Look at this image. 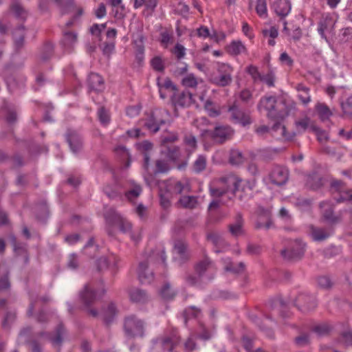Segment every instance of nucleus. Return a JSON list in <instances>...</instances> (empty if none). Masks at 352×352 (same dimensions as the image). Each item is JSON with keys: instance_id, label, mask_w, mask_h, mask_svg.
I'll use <instances>...</instances> for the list:
<instances>
[{"instance_id": "nucleus-29", "label": "nucleus", "mask_w": 352, "mask_h": 352, "mask_svg": "<svg viewBox=\"0 0 352 352\" xmlns=\"http://www.w3.org/2000/svg\"><path fill=\"white\" fill-rule=\"evenodd\" d=\"M180 338L176 331H174L171 336L166 337L160 341V344L164 350L172 351L173 348L179 342Z\"/></svg>"}, {"instance_id": "nucleus-7", "label": "nucleus", "mask_w": 352, "mask_h": 352, "mask_svg": "<svg viewBox=\"0 0 352 352\" xmlns=\"http://www.w3.org/2000/svg\"><path fill=\"white\" fill-rule=\"evenodd\" d=\"M306 250V244L300 239H296L292 242L287 249L281 251V255L283 258L290 261L299 259L302 258Z\"/></svg>"}, {"instance_id": "nucleus-60", "label": "nucleus", "mask_w": 352, "mask_h": 352, "mask_svg": "<svg viewBox=\"0 0 352 352\" xmlns=\"http://www.w3.org/2000/svg\"><path fill=\"white\" fill-rule=\"evenodd\" d=\"M340 37L342 41L346 42L352 39V28H342L340 32Z\"/></svg>"}, {"instance_id": "nucleus-48", "label": "nucleus", "mask_w": 352, "mask_h": 352, "mask_svg": "<svg viewBox=\"0 0 352 352\" xmlns=\"http://www.w3.org/2000/svg\"><path fill=\"white\" fill-rule=\"evenodd\" d=\"M198 84L197 78L192 74H188L182 79V85L187 87L194 88Z\"/></svg>"}, {"instance_id": "nucleus-13", "label": "nucleus", "mask_w": 352, "mask_h": 352, "mask_svg": "<svg viewBox=\"0 0 352 352\" xmlns=\"http://www.w3.org/2000/svg\"><path fill=\"white\" fill-rule=\"evenodd\" d=\"M171 101L175 107H188L194 101L192 94L188 91H176L171 96Z\"/></svg>"}, {"instance_id": "nucleus-30", "label": "nucleus", "mask_w": 352, "mask_h": 352, "mask_svg": "<svg viewBox=\"0 0 352 352\" xmlns=\"http://www.w3.org/2000/svg\"><path fill=\"white\" fill-rule=\"evenodd\" d=\"M137 148L144 153V168L148 169L150 157L148 152L152 150L153 144L148 141H143L136 144Z\"/></svg>"}, {"instance_id": "nucleus-45", "label": "nucleus", "mask_w": 352, "mask_h": 352, "mask_svg": "<svg viewBox=\"0 0 352 352\" xmlns=\"http://www.w3.org/2000/svg\"><path fill=\"white\" fill-rule=\"evenodd\" d=\"M256 11L258 15L263 19L267 17V8L266 0H257L256 5Z\"/></svg>"}, {"instance_id": "nucleus-27", "label": "nucleus", "mask_w": 352, "mask_h": 352, "mask_svg": "<svg viewBox=\"0 0 352 352\" xmlns=\"http://www.w3.org/2000/svg\"><path fill=\"white\" fill-rule=\"evenodd\" d=\"M0 272L3 274V277L0 278V292L9 289L10 282L8 278V269L4 265L0 266ZM6 301L4 299H0V309L6 306Z\"/></svg>"}, {"instance_id": "nucleus-28", "label": "nucleus", "mask_w": 352, "mask_h": 352, "mask_svg": "<svg viewBox=\"0 0 352 352\" xmlns=\"http://www.w3.org/2000/svg\"><path fill=\"white\" fill-rule=\"evenodd\" d=\"M207 239L214 245V251L216 253L221 252L223 251L222 248L228 246L223 239L217 233L211 232L208 234Z\"/></svg>"}, {"instance_id": "nucleus-32", "label": "nucleus", "mask_w": 352, "mask_h": 352, "mask_svg": "<svg viewBox=\"0 0 352 352\" xmlns=\"http://www.w3.org/2000/svg\"><path fill=\"white\" fill-rule=\"evenodd\" d=\"M222 261L224 265V270L227 272L238 274L243 272L245 269V265L242 262L234 265L228 257L223 258Z\"/></svg>"}, {"instance_id": "nucleus-6", "label": "nucleus", "mask_w": 352, "mask_h": 352, "mask_svg": "<svg viewBox=\"0 0 352 352\" xmlns=\"http://www.w3.org/2000/svg\"><path fill=\"white\" fill-rule=\"evenodd\" d=\"M168 112L165 109H156L145 120L144 125L152 133H156L160 130V126L164 124L168 117Z\"/></svg>"}, {"instance_id": "nucleus-61", "label": "nucleus", "mask_w": 352, "mask_h": 352, "mask_svg": "<svg viewBox=\"0 0 352 352\" xmlns=\"http://www.w3.org/2000/svg\"><path fill=\"white\" fill-rule=\"evenodd\" d=\"M98 116L100 122L102 124L106 125L109 122V115L103 107H101L98 109Z\"/></svg>"}, {"instance_id": "nucleus-9", "label": "nucleus", "mask_w": 352, "mask_h": 352, "mask_svg": "<svg viewBox=\"0 0 352 352\" xmlns=\"http://www.w3.org/2000/svg\"><path fill=\"white\" fill-rule=\"evenodd\" d=\"M233 130L229 126H217L213 131L201 130L202 135L209 133L212 139L217 143H223L231 138L233 135Z\"/></svg>"}, {"instance_id": "nucleus-53", "label": "nucleus", "mask_w": 352, "mask_h": 352, "mask_svg": "<svg viewBox=\"0 0 352 352\" xmlns=\"http://www.w3.org/2000/svg\"><path fill=\"white\" fill-rule=\"evenodd\" d=\"M12 10L15 16L21 19H24L27 16L26 11L21 7L19 3H14L12 5Z\"/></svg>"}, {"instance_id": "nucleus-15", "label": "nucleus", "mask_w": 352, "mask_h": 352, "mask_svg": "<svg viewBox=\"0 0 352 352\" xmlns=\"http://www.w3.org/2000/svg\"><path fill=\"white\" fill-rule=\"evenodd\" d=\"M295 305L302 311H309L313 310L317 303L314 296L300 294L296 298Z\"/></svg>"}, {"instance_id": "nucleus-46", "label": "nucleus", "mask_w": 352, "mask_h": 352, "mask_svg": "<svg viewBox=\"0 0 352 352\" xmlns=\"http://www.w3.org/2000/svg\"><path fill=\"white\" fill-rule=\"evenodd\" d=\"M341 107L345 115L352 118V95L342 101Z\"/></svg>"}, {"instance_id": "nucleus-16", "label": "nucleus", "mask_w": 352, "mask_h": 352, "mask_svg": "<svg viewBox=\"0 0 352 352\" xmlns=\"http://www.w3.org/2000/svg\"><path fill=\"white\" fill-rule=\"evenodd\" d=\"M288 170L284 167L276 166L270 175V179L272 184L278 186L285 184L288 179Z\"/></svg>"}, {"instance_id": "nucleus-35", "label": "nucleus", "mask_w": 352, "mask_h": 352, "mask_svg": "<svg viewBox=\"0 0 352 352\" xmlns=\"http://www.w3.org/2000/svg\"><path fill=\"white\" fill-rule=\"evenodd\" d=\"M89 83L91 89L101 91L103 89V79L101 76L96 73H91L89 76Z\"/></svg>"}, {"instance_id": "nucleus-64", "label": "nucleus", "mask_w": 352, "mask_h": 352, "mask_svg": "<svg viewBox=\"0 0 352 352\" xmlns=\"http://www.w3.org/2000/svg\"><path fill=\"white\" fill-rule=\"evenodd\" d=\"M247 72L252 76L254 81L259 80L261 75L258 68L254 65H250L247 67Z\"/></svg>"}, {"instance_id": "nucleus-20", "label": "nucleus", "mask_w": 352, "mask_h": 352, "mask_svg": "<svg viewBox=\"0 0 352 352\" xmlns=\"http://www.w3.org/2000/svg\"><path fill=\"white\" fill-rule=\"evenodd\" d=\"M138 276L142 283H150L153 279V273L148 268V261L141 262L138 268Z\"/></svg>"}, {"instance_id": "nucleus-25", "label": "nucleus", "mask_w": 352, "mask_h": 352, "mask_svg": "<svg viewBox=\"0 0 352 352\" xmlns=\"http://www.w3.org/2000/svg\"><path fill=\"white\" fill-rule=\"evenodd\" d=\"M295 89L298 92V98L304 105H307L311 101L309 87L299 83L296 85Z\"/></svg>"}, {"instance_id": "nucleus-14", "label": "nucleus", "mask_w": 352, "mask_h": 352, "mask_svg": "<svg viewBox=\"0 0 352 352\" xmlns=\"http://www.w3.org/2000/svg\"><path fill=\"white\" fill-rule=\"evenodd\" d=\"M343 184L340 180H333L331 183V188L340 193L338 197H334L333 198L337 204L345 201L352 202V190H344Z\"/></svg>"}, {"instance_id": "nucleus-31", "label": "nucleus", "mask_w": 352, "mask_h": 352, "mask_svg": "<svg viewBox=\"0 0 352 352\" xmlns=\"http://www.w3.org/2000/svg\"><path fill=\"white\" fill-rule=\"evenodd\" d=\"M295 126L297 132L300 133L307 129L313 131V127H315V125L313 124L311 120L306 116L296 120Z\"/></svg>"}, {"instance_id": "nucleus-41", "label": "nucleus", "mask_w": 352, "mask_h": 352, "mask_svg": "<svg viewBox=\"0 0 352 352\" xmlns=\"http://www.w3.org/2000/svg\"><path fill=\"white\" fill-rule=\"evenodd\" d=\"M245 157L240 151L232 149L230 151L229 161L232 165H240L243 163Z\"/></svg>"}, {"instance_id": "nucleus-4", "label": "nucleus", "mask_w": 352, "mask_h": 352, "mask_svg": "<svg viewBox=\"0 0 352 352\" xmlns=\"http://www.w3.org/2000/svg\"><path fill=\"white\" fill-rule=\"evenodd\" d=\"M233 67L224 63L218 62L216 65V70L210 77V82L219 87H226L232 81Z\"/></svg>"}, {"instance_id": "nucleus-18", "label": "nucleus", "mask_w": 352, "mask_h": 352, "mask_svg": "<svg viewBox=\"0 0 352 352\" xmlns=\"http://www.w3.org/2000/svg\"><path fill=\"white\" fill-rule=\"evenodd\" d=\"M272 8L278 16L285 18L290 13L292 4L289 0H274Z\"/></svg>"}, {"instance_id": "nucleus-23", "label": "nucleus", "mask_w": 352, "mask_h": 352, "mask_svg": "<svg viewBox=\"0 0 352 352\" xmlns=\"http://www.w3.org/2000/svg\"><path fill=\"white\" fill-rule=\"evenodd\" d=\"M188 258V253L186 244L182 241L175 243L173 248V259L179 263H183Z\"/></svg>"}, {"instance_id": "nucleus-5", "label": "nucleus", "mask_w": 352, "mask_h": 352, "mask_svg": "<svg viewBox=\"0 0 352 352\" xmlns=\"http://www.w3.org/2000/svg\"><path fill=\"white\" fill-rule=\"evenodd\" d=\"M124 330L128 338H142L145 333V322L135 315L125 318Z\"/></svg>"}, {"instance_id": "nucleus-59", "label": "nucleus", "mask_w": 352, "mask_h": 352, "mask_svg": "<svg viewBox=\"0 0 352 352\" xmlns=\"http://www.w3.org/2000/svg\"><path fill=\"white\" fill-rule=\"evenodd\" d=\"M161 296L165 299H171L175 296V292L170 288L169 284H165L160 290Z\"/></svg>"}, {"instance_id": "nucleus-17", "label": "nucleus", "mask_w": 352, "mask_h": 352, "mask_svg": "<svg viewBox=\"0 0 352 352\" xmlns=\"http://www.w3.org/2000/svg\"><path fill=\"white\" fill-rule=\"evenodd\" d=\"M118 258L113 254L101 256L97 260L96 265L99 271L111 269L115 270L117 268Z\"/></svg>"}, {"instance_id": "nucleus-54", "label": "nucleus", "mask_w": 352, "mask_h": 352, "mask_svg": "<svg viewBox=\"0 0 352 352\" xmlns=\"http://www.w3.org/2000/svg\"><path fill=\"white\" fill-rule=\"evenodd\" d=\"M160 42L165 48L168 47V46L173 42V36L172 34H170L167 31L162 32L160 34Z\"/></svg>"}, {"instance_id": "nucleus-55", "label": "nucleus", "mask_w": 352, "mask_h": 352, "mask_svg": "<svg viewBox=\"0 0 352 352\" xmlns=\"http://www.w3.org/2000/svg\"><path fill=\"white\" fill-rule=\"evenodd\" d=\"M166 155L170 160H177L180 156L179 149L177 146L167 147Z\"/></svg>"}, {"instance_id": "nucleus-39", "label": "nucleus", "mask_w": 352, "mask_h": 352, "mask_svg": "<svg viewBox=\"0 0 352 352\" xmlns=\"http://www.w3.org/2000/svg\"><path fill=\"white\" fill-rule=\"evenodd\" d=\"M315 108L319 116V118L322 120H328L332 114L329 108L324 103L318 102L316 104Z\"/></svg>"}, {"instance_id": "nucleus-56", "label": "nucleus", "mask_w": 352, "mask_h": 352, "mask_svg": "<svg viewBox=\"0 0 352 352\" xmlns=\"http://www.w3.org/2000/svg\"><path fill=\"white\" fill-rule=\"evenodd\" d=\"M262 34L265 38H276L278 35V30L275 26H271L268 29H263Z\"/></svg>"}, {"instance_id": "nucleus-1", "label": "nucleus", "mask_w": 352, "mask_h": 352, "mask_svg": "<svg viewBox=\"0 0 352 352\" xmlns=\"http://www.w3.org/2000/svg\"><path fill=\"white\" fill-rule=\"evenodd\" d=\"M255 185L254 179L243 181L233 174L214 180L210 186V194L213 197L219 198V199L213 200L209 205V210L217 208L220 204H226L227 201L225 200V197L232 199L241 186L244 190L246 188L252 190Z\"/></svg>"}, {"instance_id": "nucleus-58", "label": "nucleus", "mask_w": 352, "mask_h": 352, "mask_svg": "<svg viewBox=\"0 0 352 352\" xmlns=\"http://www.w3.org/2000/svg\"><path fill=\"white\" fill-rule=\"evenodd\" d=\"M53 50H54V46L52 43H46L43 47V53L41 56V58L43 61L48 60L52 54Z\"/></svg>"}, {"instance_id": "nucleus-3", "label": "nucleus", "mask_w": 352, "mask_h": 352, "mask_svg": "<svg viewBox=\"0 0 352 352\" xmlns=\"http://www.w3.org/2000/svg\"><path fill=\"white\" fill-rule=\"evenodd\" d=\"M104 217L109 223L118 226L120 231L123 233L129 232L131 239L135 243H138L141 240L142 230H138L131 231V223L123 218L114 209L110 208L104 214Z\"/></svg>"}, {"instance_id": "nucleus-34", "label": "nucleus", "mask_w": 352, "mask_h": 352, "mask_svg": "<svg viewBox=\"0 0 352 352\" xmlns=\"http://www.w3.org/2000/svg\"><path fill=\"white\" fill-rule=\"evenodd\" d=\"M64 334V329L62 324H60L58 326L56 334L54 336L51 337L50 334L47 333H41V336H45L52 343L53 346L55 347H60L62 340H63V336Z\"/></svg>"}, {"instance_id": "nucleus-11", "label": "nucleus", "mask_w": 352, "mask_h": 352, "mask_svg": "<svg viewBox=\"0 0 352 352\" xmlns=\"http://www.w3.org/2000/svg\"><path fill=\"white\" fill-rule=\"evenodd\" d=\"M161 186L168 191L172 195L188 192L190 190L189 182L186 179L181 181L170 179L162 184Z\"/></svg>"}, {"instance_id": "nucleus-47", "label": "nucleus", "mask_w": 352, "mask_h": 352, "mask_svg": "<svg viewBox=\"0 0 352 352\" xmlns=\"http://www.w3.org/2000/svg\"><path fill=\"white\" fill-rule=\"evenodd\" d=\"M200 314V309L196 307L192 306L186 308L184 311L185 322L190 318H198Z\"/></svg>"}, {"instance_id": "nucleus-38", "label": "nucleus", "mask_w": 352, "mask_h": 352, "mask_svg": "<svg viewBox=\"0 0 352 352\" xmlns=\"http://www.w3.org/2000/svg\"><path fill=\"white\" fill-rule=\"evenodd\" d=\"M76 34L70 32L64 33L62 43L65 49L70 50L76 43Z\"/></svg>"}, {"instance_id": "nucleus-42", "label": "nucleus", "mask_w": 352, "mask_h": 352, "mask_svg": "<svg viewBox=\"0 0 352 352\" xmlns=\"http://www.w3.org/2000/svg\"><path fill=\"white\" fill-rule=\"evenodd\" d=\"M14 45L16 48H20L23 45L24 38V28L23 26H20L19 28L14 30L13 32Z\"/></svg>"}, {"instance_id": "nucleus-21", "label": "nucleus", "mask_w": 352, "mask_h": 352, "mask_svg": "<svg viewBox=\"0 0 352 352\" xmlns=\"http://www.w3.org/2000/svg\"><path fill=\"white\" fill-rule=\"evenodd\" d=\"M271 134L277 138H283L286 140H292L296 136V133H287L285 126L280 122L275 123L271 127Z\"/></svg>"}, {"instance_id": "nucleus-44", "label": "nucleus", "mask_w": 352, "mask_h": 352, "mask_svg": "<svg viewBox=\"0 0 352 352\" xmlns=\"http://www.w3.org/2000/svg\"><path fill=\"white\" fill-rule=\"evenodd\" d=\"M206 167V157L204 155H199L193 164V170L199 173L205 170Z\"/></svg>"}, {"instance_id": "nucleus-57", "label": "nucleus", "mask_w": 352, "mask_h": 352, "mask_svg": "<svg viewBox=\"0 0 352 352\" xmlns=\"http://www.w3.org/2000/svg\"><path fill=\"white\" fill-rule=\"evenodd\" d=\"M153 69L157 72H162L164 69V65L162 58L155 56L151 61Z\"/></svg>"}, {"instance_id": "nucleus-63", "label": "nucleus", "mask_w": 352, "mask_h": 352, "mask_svg": "<svg viewBox=\"0 0 352 352\" xmlns=\"http://www.w3.org/2000/svg\"><path fill=\"white\" fill-rule=\"evenodd\" d=\"M172 52L178 59H181L186 55V48L182 45L177 43L173 49Z\"/></svg>"}, {"instance_id": "nucleus-26", "label": "nucleus", "mask_w": 352, "mask_h": 352, "mask_svg": "<svg viewBox=\"0 0 352 352\" xmlns=\"http://www.w3.org/2000/svg\"><path fill=\"white\" fill-rule=\"evenodd\" d=\"M129 298L131 302L135 303H145L148 300L147 294L139 288H133L129 292Z\"/></svg>"}, {"instance_id": "nucleus-10", "label": "nucleus", "mask_w": 352, "mask_h": 352, "mask_svg": "<svg viewBox=\"0 0 352 352\" xmlns=\"http://www.w3.org/2000/svg\"><path fill=\"white\" fill-rule=\"evenodd\" d=\"M338 16L335 14L326 13L322 16L318 27V32L322 38L327 40L325 32H331L335 28Z\"/></svg>"}, {"instance_id": "nucleus-19", "label": "nucleus", "mask_w": 352, "mask_h": 352, "mask_svg": "<svg viewBox=\"0 0 352 352\" xmlns=\"http://www.w3.org/2000/svg\"><path fill=\"white\" fill-rule=\"evenodd\" d=\"M333 233L331 228H322L310 226V235L315 241H322L329 238Z\"/></svg>"}, {"instance_id": "nucleus-8", "label": "nucleus", "mask_w": 352, "mask_h": 352, "mask_svg": "<svg viewBox=\"0 0 352 352\" xmlns=\"http://www.w3.org/2000/svg\"><path fill=\"white\" fill-rule=\"evenodd\" d=\"M259 111L265 110L267 111V116L271 118H275L282 116L276 105V98L275 96H265L262 98L258 104Z\"/></svg>"}, {"instance_id": "nucleus-36", "label": "nucleus", "mask_w": 352, "mask_h": 352, "mask_svg": "<svg viewBox=\"0 0 352 352\" xmlns=\"http://www.w3.org/2000/svg\"><path fill=\"white\" fill-rule=\"evenodd\" d=\"M179 204L186 208H195L199 204V197L195 196H183L179 199Z\"/></svg>"}, {"instance_id": "nucleus-40", "label": "nucleus", "mask_w": 352, "mask_h": 352, "mask_svg": "<svg viewBox=\"0 0 352 352\" xmlns=\"http://www.w3.org/2000/svg\"><path fill=\"white\" fill-rule=\"evenodd\" d=\"M307 185L311 189L316 190L323 185V180L320 176L314 173L307 177Z\"/></svg>"}, {"instance_id": "nucleus-33", "label": "nucleus", "mask_w": 352, "mask_h": 352, "mask_svg": "<svg viewBox=\"0 0 352 352\" xmlns=\"http://www.w3.org/2000/svg\"><path fill=\"white\" fill-rule=\"evenodd\" d=\"M243 221L241 214L236 217L234 223L229 226V231L232 235L239 236L243 234Z\"/></svg>"}, {"instance_id": "nucleus-49", "label": "nucleus", "mask_w": 352, "mask_h": 352, "mask_svg": "<svg viewBox=\"0 0 352 352\" xmlns=\"http://www.w3.org/2000/svg\"><path fill=\"white\" fill-rule=\"evenodd\" d=\"M162 186H160V203L163 208H166L169 207L170 204V199L172 197V195L166 190V192L164 193L162 192Z\"/></svg>"}, {"instance_id": "nucleus-62", "label": "nucleus", "mask_w": 352, "mask_h": 352, "mask_svg": "<svg viewBox=\"0 0 352 352\" xmlns=\"http://www.w3.org/2000/svg\"><path fill=\"white\" fill-rule=\"evenodd\" d=\"M294 204L300 210H307L309 208L311 202L307 199L296 198Z\"/></svg>"}, {"instance_id": "nucleus-52", "label": "nucleus", "mask_w": 352, "mask_h": 352, "mask_svg": "<svg viewBox=\"0 0 352 352\" xmlns=\"http://www.w3.org/2000/svg\"><path fill=\"white\" fill-rule=\"evenodd\" d=\"M178 139V135L176 133L174 132H168L164 134L161 137V142L162 144L165 146L168 143H171L177 141Z\"/></svg>"}, {"instance_id": "nucleus-43", "label": "nucleus", "mask_w": 352, "mask_h": 352, "mask_svg": "<svg viewBox=\"0 0 352 352\" xmlns=\"http://www.w3.org/2000/svg\"><path fill=\"white\" fill-rule=\"evenodd\" d=\"M212 265L211 262L208 258H205L204 260L197 263L196 265V271L199 274V276H201L204 274L205 272L212 269Z\"/></svg>"}, {"instance_id": "nucleus-12", "label": "nucleus", "mask_w": 352, "mask_h": 352, "mask_svg": "<svg viewBox=\"0 0 352 352\" xmlns=\"http://www.w3.org/2000/svg\"><path fill=\"white\" fill-rule=\"evenodd\" d=\"M228 112L230 119L234 123L241 124L243 126L252 123L250 114L239 109L236 104L230 107Z\"/></svg>"}, {"instance_id": "nucleus-50", "label": "nucleus", "mask_w": 352, "mask_h": 352, "mask_svg": "<svg viewBox=\"0 0 352 352\" xmlns=\"http://www.w3.org/2000/svg\"><path fill=\"white\" fill-rule=\"evenodd\" d=\"M142 189L140 186L133 183V188L126 192L125 196L129 200L132 201L133 199L138 197L140 195Z\"/></svg>"}, {"instance_id": "nucleus-2", "label": "nucleus", "mask_w": 352, "mask_h": 352, "mask_svg": "<svg viewBox=\"0 0 352 352\" xmlns=\"http://www.w3.org/2000/svg\"><path fill=\"white\" fill-rule=\"evenodd\" d=\"M104 294V289L96 290L89 284L85 285L83 290L80 294V297L85 307L88 309L89 314L97 317L100 316L105 323L109 324L114 319L117 310L113 303H109L104 307L99 314L94 309H89L90 306L94 304L97 298Z\"/></svg>"}, {"instance_id": "nucleus-37", "label": "nucleus", "mask_w": 352, "mask_h": 352, "mask_svg": "<svg viewBox=\"0 0 352 352\" xmlns=\"http://www.w3.org/2000/svg\"><path fill=\"white\" fill-rule=\"evenodd\" d=\"M229 54L234 56L245 52L246 47L241 41H233L227 47Z\"/></svg>"}, {"instance_id": "nucleus-51", "label": "nucleus", "mask_w": 352, "mask_h": 352, "mask_svg": "<svg viewBox=\"0 0 352 352\" xmlns=\"http://www.w3.org/2000/svg\"><path fill=\"white\" fill-rule=\"evenodd\" d=\"M280 149L279 148H267L262 149L259 151L260 155L265 160H271L273 158L274 155L279 153Z\"/></svg>"}, {"instance_id": "nucleus-22", "label": "nucleus", "mask_w": 352, "mask_h": 352, "mask_svg": "<svg viewBox=\"0 0 352 352\" xmlns=\"http://www.w3.org/2000/svg\"><path fill=\"white\" fill-rule=\"evenodd\" d=\"M66 139L73 153H77L82 148V139L77 132L69 131Z\"/></svg>"}, {"instance_id": "nucleus-24", "label": "nucleus", "mask_w": 352, "mask_h": 352, "mask_svg": "<svg viewBox=\"0 0 352 352\" xmlns=\"http://www.w3.org/2000/svg\"><path fill=\"white\" fill-rule=\"evenodd\" d=\"M333 203L330 200L320 204L323 217L331 223H336L338 219L333 215Z\"/></svg>"}]
</instances>
